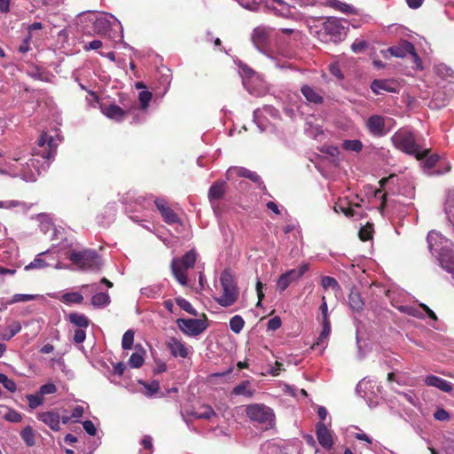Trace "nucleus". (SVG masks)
<instances>
[{
  "mask_svg": "<svg viewBox=\"0 0 454 454\" xmlns=\"http://www.w3.org/2000/svg\"><path fill=\"white\" fill-rule=\"evenodd\" d=\"M153 99V93L148 90L139 91L138 104L123 105V108L115 106V121L127 120L131 124H140L145 121L148 115V107Z\"/></svg>",
  "mask_w": 454,
  "mask_h": 454,
  "instance_id": "f257e3e1",
  "label": "nucleus"
},
{
  "mask_svg": "<svg viewBox=\"0 0 454 454\" xmlns=\"http://www.w3.org/2000/svg\"><path fill=\"white\" fill-rule=\"evenodd\" d=\"M427 240L430 253L437 258L441 267L454 274V252L450 249L451 242L435 231L428 232Z\"/></svg>",
  "mask_w": 454,
  "mask_h": 454,
  "instance_id": "f03ea898",
  "label": "nucleus"
},
{
  "mask_svg": "<svg viewBox=\"0 0 454 454\" xmlns=\"http://www.w3.org/2000/svg\"><path fill=\"white\" fill-rule=\"evenodd\" d=\"M391 142L396 149L415 156L419 160L426 156L427 153V149L418 144L413 131L409 128H403L395 131L391 137Z\"/></svg>",
  "mask_w": 454,
  "mask_h": 454,
  "instance_id": "7ed1b4c3",
  "label": "nucleus"
},
{
  "mask_svg": "<svg viewBox=\"0 0 454 454\" xmlns=\"http://www.w3.org/2000/svg\"><path fill=\"white\" fill-rule=\"evenodd\" d=\"M317 26L310 27V33L315 35L321 42H337L341 39L344 27L340 20L329 17L321 23L320 28Z\"/></svg>",
  "mask_w": 454,
  "mask_h": 454,
  "instance_id": "20e7f679",
  "label": "nucleus"
},
{
  "mask_svg": "<svg viewBox=\"0 0 454 454\" xmlns=\"http://www.w3.org/2000/svg\"><path fill=\"white\" fill-rule=\"evenodd\" d=\"M222 294L215 301L223 307L233 305L239 297V288L234 277L229 270H224L220 276Z\"/></svg>",
  "mask_w": 454,
  "mask_h": 454,
  "instance_id": "39448f33",
  "label": "nucleus"
},
{
  "mask_svg": "<svg viewBox=\"0 0 454 454\" xmlns=\"http://www.w3.org/2000/svg\"><path fill=\"white\" fill-rule=\"evenodd\" d=\"M70 262L82 270H97L102 265L101 257L95 250H73L68 255Z\"/></svg>",
  "mask_w": 454,
  "mask_h": 454,
  "instance_id": "423d86ee",
  "label": "nucleus"
},
{
  "mask_svg": "<svg viewBox=\"0 0 454 454\" xmlns=\"http://www.w3.org/2000/svg\"><path fill=\"white\" fill-rule=\"evenodd\" d=\"M197 259V253L190 250L181 258H174L171 262V270L176 281L182 285H187V270L192 268Z\"/></svg>",
  "mask_w": 454,
  "mask_h": 454,
  "instance_id": "0eeeda50",
  "label": "nucleus"
},
{
  "mask_svg": "<svg viewBox=\"0 0 454 454\" xmlns=\"http://www.w3.org/2000/svg\"><path fill=\"white\" fill-rule=\"evenodd\" d=\"M245 411L250 420L257 422L267 428L274 425V411L270 407L263 403L249 404L246 407Z\"/></svg>",
  "mask_w": 454,
  "mask_h": 454,
  "instance_id": "6e6552de",
  "label": "nucleus"
},
{
  "mask_svg": "<svg viewBox=\"0 0 454 454\" xmlns=\"http://www.w3.org/2000/svg\"><path fill=\"white\" fill-rule=\"evenodd\" d=\"M57 153V144L52 136L47 132H43L36 141L33 149V156H40L44 160H51Z\"/></svg>",
  "mask_w": 454,
  "mask_h": 454,
  "instance_id": "1a4fd4ad",
  "label": "nucleus"
},
{
  "mask_svg": "<svg viewBox=\"0 0 454 454\" xmlns=\"http://www.w3.org/2000/svg\"><path fill=\"white\" fill-rule=\"evenodd\" d=\"M404 181L397 175H390L380 181V186L386 191V193L402 194L407 198L414 196V187L411 184L403 185Z\"/></svg>",
  "mask_w": 454,
  "mask_h": 454,
  "instance_id": "9d476101",
  "label": "nucleus"
},
{
  "mask_svg": "<svg viewBox=\"0 0 454 454\" xmlns=\"http://www.w3.org/2000/svg\"><path fill=\"white\" fill-rule=\"evenodd\" d=\"M176 325L185 335L191 337L201 334L207 327L205 320L198 318H178Z\"/></svg>",
  "mask_w": 454,
  "mask_h": 454,
  "instance_id": "9b49d317",
  "label": "nucleus"
},
{
  "mask_svg": "<svg viewBox=\"0 0 454 454\" xmlns=\"http://www.w3.org/2000/svg\"><path fill=\"white\" fill-rule=\"evenodd\" d=\"M387 51L394 57L404 58L408 54L411 55L417 68L421 69V62L419 55L415 51L414 45L409 41H403L399 45L391 46L387 49Z\"/></svg>",
  "mask_w": 454,
  "mask_h": 454,
  "instance_id": "f8f14e48",
  "label": "nucleus"
},
{
  "mask_svg": "<svg viewBox=\"0 0 454 454\" xmlns=\"http://www.w3.org/2000/svg\"><path fill=\"white\" fill-rule=\"evenodd\" d=\"M387 117L380 114L371 115L366 122L365 127L368 132L375 137H382L387 135V129L386 128Z\"/></svg>",
  "mask_w": 454,
  "mask_h": 454,
  "instance_id": "ddd939ff",
  "label": "nucleus"
},
{
  "mask_svg": "<svg viewBox=\"0 0 454 454\" xmlns=\"http://www.w3.org/2000/svg\"><path fill=\"white\" fill-rule=\"evenodd\" d=\"M153 202L163 221L167 224L172 225L181 222L177 214L170 207L164 198H156L153 200Z\"/></svg>",
  "mask_w": 454,
  "mask_h": 454,
  "instance_id": "4468645a",
  "label": "nucleus"
},
{
  "mask_svg": "<svg viewBox=\"0 0 454 454\" xmlns=\"http://www.w3.org/2000/svg\"><path fill=\"white\" fill-rule=\"evenodd\" d=\"M266 5L279 17L293 19L295 16V7L285 0H267Z\"/></svg>",
  "mask_w": 454,
  "mask_h": 454,
  "instance_id": "2eb2a0df",
  "label": "nucleus"
},
{
  "mask_svg": "<svg viewBox=\"0 0 454 454\" xmlns=\"http://www.w3.org/2000/svg\"><path fill=\"white\" fill-rule=\"evenodd\" d=\"M271 29L265 26L256 27L251 35V40L254 45L260 51L263 49L269 43Z\"/></svg>",
  "mask_w": 454,
  "mask_h": 454,
  "instance_id": "dca6fc26",
  "label": "nucleus"
},
{
  "mask_svg": "<svg viewBox=\"0 0 454 454\" xmlns=\"http://www.w3.org/2000/svg\"><path fill=\"white\" fill-rule=\"evenodd\" d=\"M233 175H237L238 176L240 177L248 178L254 183L258 184L259 186H262V188L265 189V186L263 185V183L260 176L254 171H251L243 167H231L226 172L227 179H231Z\"/></svg>",
  "mask_w": 454,
  "mask_h": 454,
  "instance_id": "f3484780",
  "label": "nucleus"
},
{
  "mask_svg": "<svg viewBox=\"0 0 454 454\" xmlns=\"http://www.w3.org/2000/svg\"><path fill=\"white\" fill-rule=\"evenodd\" d=\"M316 434L319 444L325 450H331L333 446L332 432L326 427L324 422H317Z\"/></svg>",
  "mask_w": 454,
  "mask_h": 454,
  "instance_id": "a211bd4d",
  "label": "nucleus"
},
{
  "mask_svg": "<svg viewBox=\"0 0 454 454\" xmlns=\"http://www.w3.org/2000/svg\"><path fill=\"white\" fill-rule=\"evenodd\" d=\"M371 90L376 95L382 94L384 91L386 92H396V85L393 80H380L375 79L372 82Z\"/></svg>",
  "mask_w": 454,
  "mask_h": 454,
  "instance_id": "6ab92c4d",
  "label": "nucleus"
},
{
  "mask_svg": "<svg viewBox=\"0 0 454 454\" xmlns=\"http://www.w3.org/2000/svg\"><path fill=\"white\" fill-rule=\"evenodd\" d=\"M167 346L173 356L182 358H186L188 356V348L182 340L176 338H170Z\"/></svg>",
  "mask_w": 454,
  "mask_h": 454,
  "instance_id": "aec40b11",
  "label": "nucleus"
},
{
  "mask_svg": "<svg viewBox=\"0 0 454 454\" xmlns=\"http://www.w3.org/2000/svg\"><path fill=\"white\" fill-rule=\"evenodd\" d=\"M376 387L377 391H380V387L376 385V382L372 380L363 379L358 382L356 387V393L364 397V399L370 398L369 395L372 393V395H376L374 388Z\"/></svg>",
  "mask_w": 454,
  "mask_h": 454,
  "instance_id": "412c9836",
  "label": "nucleus"
},
{
  "mask_svg": "<svg viewBox=\"0 0 454 454\" xmlns=\"http://www.w3.org/2000/svg\"><path fill=\"white\" fill-rule=\"evenodd\" d=\"M254 121L261 132H276V127L272 125L260 109L254 111Z\"/></svg>",
  "mask_w": 454,
  "mask_h": 454,
  "instance_id": "4be33fe9",
  "label": "nucleus"
},
{
  "mask_svg": "<svg viewBox=\"0 0 454 454\" xmlns=\"http://www.w3.org/2000/svg\"><path fill=\"white\" fill-rule=\"evenodd\" d=\"M37 418L46 424L51 430L59 431L60 429V417L58 412H42L37 415Z\"/></svg>",
  "mask_w": 454,
  "mask_h": 454,
  "instance_id": "5701e85b",
  "label": "nucleus"
},
{
  "mask_svg": "<svg viewBox=\"0 0 454 454\" xmlns=\"http://www.w3.org/2000/svg\"><path fill=\"white\" fill-rule=\"evenodd\" d=\"M425 383L429 387H434L445 393H450L453 389L450 382L435 375L427 376L425 378Z\"/></svg>",
  "mask_w": 454,
  "mask_h": 454,
  "instance_id": "b1692460",
  "label": "nucleus"
},
{
  "mask_svg": "<svg viewBox=\"0 0 454 454\" xmlns=\"http://www.w3.org/2000/svg\"><path fill=\"white\" fill-rule=\"evenodd\" d=\"M301 92L309 104L320 105L324 101L322 94L315 88L304 84L301 88Z\"/></svg>",
  "mask_w": 454,
  "mask_h": 454,
  "instance_id": "393cba45",
  "label": "nucleus"
},
{
  "mask_svg": "<svg viewBox=\"0 0 454 454\" xmlns=\"http://www.w3.org/2000/svg\"><path fill=\"white\" fill-rule=\"evenodd\" d=\"M226 192V182L218 180L215 182L209 188L208 200L211 203L221 200Z\"/></svg>",
  "mask_w": 454,
  "mask_h": 454,
  "instance_id": "a878e982",
  "label": "nucleus"
},
{
  "mask_svg": "<svg viewBox=\"0 0 454 454\" xmlns=\"http://www.w3.org/2000/svg\"><path fill=\"white\" fill-rule=\"evenodd\" d=\"M355 207H360L359 204L340 200L335 204L334 210L336 212L343 213L348 217H354L356 215H360V214L356 212Z\"/></svg>",
  "mask_w": 454,
  "mask_h": 454,
  "instance_id": "bb28decb",
  "label": "nucleus"
},
{
  "mask_svg": "<svg viewBox=\"0 0 454 454\" xmlns=\"http://www.w3.org/2000/svg\"><path fill=\"white\" fill-rule=\"evenodd\" d=\"M330 333H331L330 320H323L322 331H321L319 336L317 337L316 343L313 345V348L317 347V348H320L321 349H325Z\"/></svg>",
  "mask_w": 454,
  "mask_h": 454,
  "instance_id": "cd10ccee",
  "label": "nucleus"
},
{
  "mask_svg": "<svg viewBox=\"0 0 454 454\" xmlns=\"http://www.w3.org/2000/svg\"><path fill=\"white\" fill-rule=\"evenodd\" d=\"M67 320L78 328H88L90 324V319L85 315L77 312L69 313Z\"/></svg>",
  "mask_w": 454,
  "mask_h": 454,
  "instance_id": "c85d7f7f",
  "label": "nucleus"
},
{
  "mask_svg": "<svg viewBox=\"0 0 454 454\" xmlns=\"http://www.w3.org/2000/svg\"><path fill=\"white\" fill-rule=\"evenodd\" d=\"M255 393V390L251 387V383L249 380H244L241 383L238 384L232 389V394L235 395H243L247 398H251Z\"/></svg>",
  "mask_w": 454,
  "mask_h": 454,
  "instance_id": "c756f323",
  "label": "nucleus"
},
{
  "mask_svg": "<svg viewBox=\"0 0 454 454\" xmlns=\"http://www.w3.org/2000/svg\"><path fill=\"white\" fill-rule=\"evenodd\" d=\"M294 270H290L286 271V273H283L280 275L277 281V288L279 292H284L287 289V287L290 286V284L293 281H296L297 279L294 276Z\"/></svg>",
  "mask_w": 454,
  "mask_h": 454,
  "instance_id": "7c9ffc66",
  "label": "nucleus"
},
{
  "mask_svg": "<svg viewBox=\"0 0 454 454\" xmlns=\"http://www.w3.org/2000/svg\"><path fill=\"white\" fill-rule=\"evenodd\" d=\"M348 303L350 309L354 311H361L364 305L361 294L356 290H352L350 292L348 296Z\"/></svg>",
  "mask_w": 454,
  "mask_h": 454,
  "instance_id": "2f4dec72",
  "label": "nucleus"
},
{
  "mask_svg": "<svg viewBox=\"0 0 454 454\" xmlns=\"http://www.w3.org/2000/svg\"><path fill=\"white\" fill-rule=\"evenodd\" d=\"M327 6L332 7L335 10L340 11V12L347 13V14H351V13L356 12L354 6H352L348 4H346V3H342L339 0H328Z\"/></svg>",
  "mask_w": 454,
  "mask_h": 454,
  "instance_id": "473e14b6",
  "label": "nucleus"
},
{
  "mask_svg": "<svg viewBox=\"0 0 454 454\" xmlns=\"http://www.w3.org/2000/svg\"><path fill=\"white\" fill-rule=\"evenodd\" d=\"M139 383L143 386L142 393L147 397L154 396L160 390V384L157 380L151 382L140 380Z\"/></svg>",
  "mask_w": 454,
  "mask_h": 454,
  "instance_id": "72a5a7b5",
  "label": "nucleus"
},
{
  "mask_svg": "<svg viewBox=\"0 0 454 454\" xmlns=\"http://www.w3.org/2000/svg\"><path fill=\"white\" fill-rule=\"evenodd\" d=\"M343 150L351 153H360L363 150L364 145L359 139H346L341 144Z\"/></svg>",
  "mask_w": 454,
  "mask_h": 454,
  "instance_id": "f704fd0d",
  "label": "nucleus"
},
{
  "mask_svg": "<svg viewBox=\"0 0 454 454\" xmlns=\"http://www.w3.org/2000/svg\"><path fill=\"white\" fill-rule=\"evenodd\" d=\"M192 416L197 419H210L213 417H217L214 409L209 405H204L200 411L192 412Z\"/></svg>",
  "mask_w": 454,
  "mask_h": 454,
  "instance_id": "c9c22d12",
  "label": "nucleus"
},
{
  "mask_svg": "<svg viewBox=\"0 0 454 454\" xmlns=\"http://www.w3.org/2000/svg\"><path fill=\"white\" fill-rule=\"evenodd\" d=\"M144 354V349L134 352L128 360V365L135 369L140 368L145 362Z\"/></svg>",
  "mask_w": 454,
  "mask_h": 454,
  "instance_id": "e433bc0d",
  "label": "nucleus"
},
{
  "mask_svg": "<svg viewBox=\"0 0 454 454\" xmlns=\"http://www.w3.org/2000/svg\"><path fill=\"white\" fill-rule=\"evenodd\" d=\"M60 301L66 304H81L83 301V296L78 292L66 293L62 294Z\"/></svg>",
  "mask_w": 454,
  "mask_h": 454,
  "instance_id": "4c0bfd02",
  "label": "nucleus"
},
{
  "mask_svg": "<svg viewBox=\"0 0 454 454\" xmlns=\"http://www.w3.org/2000/svg\"><path fill=\"white\" fill-rule=\"evenodd\" d=\"M20 437L28 447H32L35 444V432L30 426H27L24 429L21 430Z\"/></svg>",
  "mask_w": 454,
  "mask_h": 454,
  "instance_id": "58836bf2",
  "label": "nucleus"
},
{
  "mask_svg": "<svg viewBox=\"0 0 454 454\" xmlns=\"http://www.w3.org/2000/svg\"><path fill=\"white\" fill-rule=\"evenodd\" d=\"M111 301L110 296L103 292L97 293L91 298V304L94 307H104Z\"/></svg>",
  "mask_w": 454,
  "mask_h": 454,
  "instance_id": "ea45409f",
  "label": "nucleus"
},
{
  "mask_svg": "<svg viewBox=\"0 0 454 454\" xmlns=\"http://www.w3.org/2000/svg\"><path fill=\"white\" fill-rule=\"evenodd\" d=\"M118 24L121 27V43L120 44L122 46V49L127 51L129 52V67L130 69L134 70L135 69V63L133 62V60L131 59V54L135 51L134 49L129 46L128 43H124L122 41V38H123V29H122V26L121 24V22L115 18V25Z\"/></svg>",
  "mask_w": 454,
  "mask_h": 454,
  "instance_id": "a19ab883",
  "label": "nucleus"
},
{
  "mask_svg": "<svg viewBox=\"0 0 454 454\" xmlns=\"http://www.w3.org/2000/svg\"><path fill=\"white\" fill-rule=\"evenodd\" d=\"M229 324L233 333H239L245 325V321L241 316L236 315L230 319Z\"/></svg>",
  "mask_w": 454,
  "mask_h": 454,
  "instance_id": "79ce46f5",
  "label": "nucleus"
},
{
  "mask_svg": "<svg viewBox=\"0 0 454 454\" xmlns=\"http://www.w3.org/2000/svg\"><path fill=\"white\" fill-rule=\"evenodd\" d=\"M135 332L129 329L125 332L121 339V347L124 350L131 349L134 343Z\"/></svg>",
  "mask_w": 454,
  "mask_h": 454,
  "instance_id": "37998d69",
  "label": "nucleus"
},
{
  "mask_svg": "<svg viewBox=\"0 0 454 454\" xmlns=\"http://www.w3.org/2000/svg\"><path fill=\"white\" fill-rule=\"evenodd\" d=\"M321 286H323L324 289L332 288L333 290H334L336 292L340 290V286L339 283L333 277H328V276L323 277L321 278Z\"/></svg>",
  "mask_w": 454,
  "mask_h": 454,
  "instance_id": "c03bdc74",
  "label": "nucleus"
},
{
  "mask_svg": "<svg viewBox=\"0 0 454 454\" xmlns=\"http://www.w3.org/2000/svg\"><path fill=\"white\" fill-rule=\"evenodd\" d=\"M95 29L99 34H106L108 31H110L111 24L110 22L106 20L105 18H99L95 20Z\"/></svg>",
  "mask_w": 454,
  "mask_h": 454,
  "instance_id": "a18cd8bd",
  "label": "nucleus"
},
{
  "mask_svg": "<svg viewBox=\"0 0 454 454\" xmlns=\"http://www.w3.org/2000/svg\"><path fill=\"white\" fill-rule=\"evenodd\" d=\"M444 209L449 220L451 221V217H454V192L448 194Z\"/></svg>",
  "mask_w": 454,
  "mask_h": 454,
  "instance_id": "49530a36",
  "label": "nucleus"
},
{
  "mask_svg": "<svg viewBox=\"0 0 454 454\" xmlns=\"http://www.w3.org/2000/svg\"><path fill=\"white\" fill-rule=\"evenodd\" d=\"M26 398L28 401L29 408L32 410L42 405L44 401V398L38 392L35 395H27Z\"/></svg>",
  "mask_w": 454,
  "mask_h": 454,
  "instance_id": "de8ad7c7",
  "label": "nucleus"
},
{
  "mask_svg": "<svg viewBox=\"0 0 454 454\" xmlns=\"http://www.w3.org/2000/svg\"><path fill=\"white\" fill-rule=\"evenodd\" d=\"M176 302L182 309H184L187 313L193 316L197 315L196 309L192 307L191 302L185 300L184 298L178 297L176 299Z\"/></svg>",
  "mask_w": 454,
  "mask_h": 454,
  "instance_id": "09e8293b",
  "label": "nucleus"
},
{
  "mask_svg": "<svg viewBox=\"0 0 454 454\" xmlns=\"http://www.w3.org/2000/svg\"><path fill=\"white\" fill-rule=\"evenodd\" d=\"M43 254H38L33 262H31L29 264L26 265L25 266V270H35V269H43V268H46L48 267V263L42 258H40V256L42 255Z\"/></svg>",
  "mask_w": 454,
  "mask_h": 454,
  "instance_id": "8fccbe9b",
  "label": "nucleus"
},
{
  "mask_svg": "<svg viewBox=\"0 0 454 454\" xmlns=\"http://www.w3.org/2000/svg\"><path fill=\"white\" fill-rule=\"evenodd\" d=\"M140 292L143 295L146 296L147 298L153 299L160 296V287L159 286H147L142 288Z\"/></svg>",
  "mask_w": 454,
  "mask_h": 454,
  "instance_id": "3c124183",
  "label": "nucleus"
},
{
  "mask_svg": "<svg viewBox=\"0 0 454 454\" xmlns=\"http://www.w3.org/2000/svg\"><path fill=\"white\" fill-rule=\"evenodd\" d=\"M0 383L12 393H14L17 389L16 383L4 373H0Z\"/></svg>",
  "mask_w": 454,
  "mask_h": 454,
  "instance_id": "603ef678",
  "label": "nucleus"
},
{
  "mask_svg": "<svg viewBox=\"0 0 454 454\" xmlns=\"http://www.w3.org/2000/svg\"><path fill=\"white\" fill-rule=\"evenodd\" d=\"M239 4L250 12H257L259 10V3L256 0H237Z\"/></svg>",
  "mask_w": 454,
  "mask_h": 454,
  "instance_id": "864d4df0",
  "label": "nucleus"
},
{
  "mask_svg": "<svg viewBox=\"0 0 454 454\" xmlns=\"http://www.w3.org/2000/svg\"><path fill=\"white\" fill-rule=\"evenodd\" d=\"M268 58L272 62L274 67L278 69H290L292 66L286 60H281L278 57L273 55H268Z\"/></svg>",
  "mask_w": 454,
  "mask_h": 454,
  "instance_id": "5fc2aeb1",
  "label": "nucleus"
},
{
  "mask_svg": "<svg viewBox=\"0 0 454 454\" xmlns=\"http://www.w3.org/2000/svg\"><path fill=\"white\" fill-rule=\"evenodd\" d=\"M36 295L34 294H16L12 296V300L8 302L9 304L16 302H26L35 300Z\"/></svg>",
  "mask_w": 454,
  "mask_h": 454,
  "instance_id": "6e6d98bb",
  "label": "nucleus"
},
{
  "mask_svg": "<svg viewBox=\"0 0 454 454\" xmlns=\"http://www.w3.org/2000/svg\"><path fill=\"white\" fill-rule=\"evenodd\" d=\"M21 330L20 322L14 321L8 326V333L4 335V339L10 340Z\"/></svg>",
  "mask_w": 454,
  "mask_h": 454,
  "instance_id": "4d7b16f0",
  "label": "nucleus"
},
{
  "mask_svg": "<svg viewBox=\"0 0 454 454\" xmlns=\"http://www.w3.org/2000/svg\"><path fill=\"white\" fill-rule=\"evenodd\" d=\"M141 445L143 446V449L146 450V452H142V450H140L141 454H151L153 452V438L150 435H145L141 440Z\"/></svg>",
  "mask_w": 454,
  "mask_h": 454,
  "instance_id": "13d9d810",
  "label": "nucleus"
},
{
  "mask_svg": "<svg viewBox=\"0 0 454 454\" xmlns=\"http://www.w3.org/2000/svg\"><path fill=\"white\" fill-rule=\"evenodd\" d=\"M434 419L437 421H448L450 418V413L443 408L438 407L434 412Z\"/></svg>",
  "mask_w": 454,
  "mask_h": 454,
  "instance_id": "bf43d9fd",
  "label": "nucleus"
},
{
  "mask_svg": "<svg viewBox=\"0 0 454 454\" xmlns=\"http://www.w3.org/2000/svg\"><path fill=\"white\" fill-rule=\"evenodd\" d=\"M57 392V387L53 383H47L40 387L38 393L43 397L46 395L54 394Z\"/></svg>",
  "mask_w": 454,
  "mask_h": 454,
  "instance_id": "052dcab7",
  "label": "nucleus"
},
{
  "mask_svg": "<svg viewBox=\"0 0 454 454\" xmlns=\"http://www.w3.org/2000/svg\"><path fill=\"white\" fill-rule=\"evenodd\" d=\"M87 328H78L74 330L73 340L76 344L82 343L86 339V330Z\"/></svg>",
  "mask_w": 454,
  "mask_h": 454,
  "instance_id": "680f3d73",
  "label": "nucleus"
},
{
  "mask_svg": "<svg viewBox=\"0 0 454 454\" xmlns=\"http://www.w3.org/2000/svg\"><path fill=\"white\" fill-rule=\"evenodd\" d=\"M260 110L262 112V114H264V116L266 117L270 116L273 119H278L280 116L279 111L273 107L272 106H265Z\"/></svg>",
  "mask_w": 454,
  "mask_h": 454,
  "instance_id": "e2e57ef3",
  "label": "nucleus"
},
{
  "mask_svg": "<svg viewBox=\"0 0 454 454\" xmlns=\"http://www.w3.org/2000/svg\"><path fill=\"white\" fill-rule=\"evenodd\" d=\"M281 325H282L281 318L278 316L274 317L268 321L267 330L268 331H276L280 328Z\"/></svg>",
  "mask_w": 454,
  "mask_h": 454,
  "instance_id": "0e129e2a",
  "label": "nucleus"
},
{
  "mask_svg": "<svg viewBox=\"0 0 454 454\" xmlns=\"http://www.w3.org/2000/svg\"><path fill=\"white\" fill-rule=\"evenodd\" d=\"M427 154H428V152L427 153L426 156H424V158H425L424 165L427 168H432L438 162L439 157L437 155H435V154L430 155V156H427ZM421 159H423V157Z\"/></svg>",
  "mask_w": 454,
  "mask_h": 454,
  "instance_id": "69168bd1",
  "label": "nucleus"
},
{
  "mask_svg": "<svg viewBox=\"0 0 454 454\" xmlns=\"http://www.w3.org/2000/svg\"><path fill=\"white\" fill-rule=\"evenodd\" d=\"M239 72L243 78H250L254 74V70L245 64L239 66Z\"/></svg>",
  "mask_w": 454,
  "mask_h": 454,
  "instance_id": "338daca9",
  "label": "nucleus"
},
{
  "mask_svg": "<svg viewBox=\"0 0 454 454\" xmlns=\"http://www.w3.org/2000/svg\"><path fill=\"white\" fill-rule=\"evenodd\" d=\"M4 418L6 419V420L14 423L20 422L22 419L21 414L15 411H9L8 413H6Z\"/></svg>",
  "mask_w": 454,
  "mask_h": 454,
  "instance_id": "774afa93",
  "label": "nucleus"
}]
</instances>
